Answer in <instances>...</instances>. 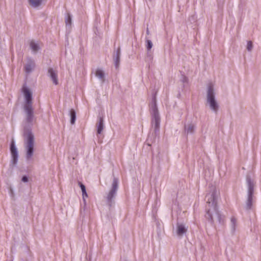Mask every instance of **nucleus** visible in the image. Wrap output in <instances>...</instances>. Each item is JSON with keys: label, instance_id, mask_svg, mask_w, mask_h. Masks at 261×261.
Here are the masks:
<instances>
[{"label": "nucleus", "instance_id": "1", "mask_svg": "<svg viewBox=\"0 0 261 261\" xmlns=\"http://www.w3.org/2000/svg\"><path fill=\"white\" fill-rule=\"evenodd\" d=\"M219 198V192L214 186L209 188L208 193L207 194L205 199L206 205V218L211 222H221V215L218 211L217 203Z\"/></svg>", "mask_w": 261, "mask_h": 261}, {"label": "nucleus", "instance_id": "2", "mask_svg": "<svg viewBox=\"0 0 261 261\" xmlns=\"http://www.w3.org/2000/svg\"><path fill=\"white\" fill-rule=\"evenodd\" d=\"M24 147L26 152L25 158L27 161L32 159L34 152L35 139L32 132L25 128L24 131Z\"/></svg>", "mask_w": 261, "mask_h": 261}, {"label": "nucleus", "instance_id": "3", "mask_svg": "<svg viewBox=\"0 0 261 261\" xmlns=\"http://www.w3.org/2000/svg\"><path fill=\"white\" fill-rule=\"evenodd\" d=\"M150 111L151 116L152 127L154 129V133L156 134L160 130L161 118L157 108L156 100L155 96L152 98L150 104Z\"/></svg>", "mask_w": 261, "mask_h": 261}, {"label": "nucleus", "instance_id": "4", "mask_svg": "<svg viewBox=\"0 0 261 261\" xmlns=\"http://www.w3.org/2000/svg\"><path fill=\"white\" fill-rule=\"evenodd\" d=\"M206 105L215 113H217L219 106L216 99L214 86L211 84L208 85L207 89Z\"/></svg>", "mask_w": 261, "mask_h": 261}, {"label": "nucleus", "instance_id": "5", "mask_svg": "<svg viewBox=\"0 0 261 261\" xmlns=\"http://www.w3.org/2000/svg\"><path fill=\"white\" fill-rule=\"evenodd\" d=\"M246 182L248 187V198L246 201V208L250 210L252 205V195L254 191V183L249 175L246 177Z\"/></svg>", "mask_w": 261, "mask_h": 261}, {"label": "nucleus", "instance_id": "6", "mask_svg": "<svg viewBox=\"0 0 261 261\" xmlns=\"http://www.w3.org/2000/svg\"><path fill=\"white\" fill-rule=\"evenodd\" d=\"M118 179L117 178L114 177L112 185V188L109 191L107 197L108 202L109 203L110 205H111L112 203H113V199L116 195V192L118 190Z\"/></svg>", "mask_w": 261, "mask_h": 261}, {"label": "nucleus", "instance_id": "7", "mask_svg": "<svg viewBox=\"0 0 261 261\" xmlns=\"http://www.w3.org/2000/svg\"><path fill=\"white\" fill-rule=\"evenodd\" d=\"M25 101L24 107H32V92L25 86L22 88Z\"/></svg>", "mask_w": 261, "mask_h": 261}, {"label": "nucleus", "instance_id": "8", "mask_svg": "<svg viewBox=\"0 0 261 261\" xmlns=\"http://www.w3.org/2000/svg\"><path fill=\"white\" fill-rule=\"evenodd\" d=\"M10 152L11 155V164L14 166H16L18 162V153L13 139H12L10 145Z\"/></svg>", "mask_w": 261, "mask_h": 261}, {"label": "nucleus", "instance_id": "9", "mask_svg": "<svg viewBox=\"0 0 261 261\" xmlns=\"http://www.w3.org/2000/svg\"><path fill=\"white\" fill-rule=\"evenodd\" d=\"M25 114V122L28 123V126L32 124L34 120V113L32 107H24Z\"/></svg>", "mask_w": 261, "mask_h": 261}, {"label": "nucleus", "instance_id": "10", "mask_svg": "<svg viewBox=\"0 0 261 261\" xmlns=\"http://www.w3.org/2000/svg\"><path fill=\"white\" fill-rule=\"evenodd\" d=\"M48 75L50 77L54 84L57 85L58 84L57 70L49 68L48 69Z\"/></svg>", "mask_w": 261, "mask_h": 261}, {"label": "nucleus", "instance_id": "11", "mask_svg": "<svg viewBox=\"0 0 261 261\" xmlns=\"http://www.w3.org/2000/svg\"><path fill=\"white\" fill-rule=\"evenodd\" d=\"M188 227L183 224H177L176 233L178 236L181 237L187 231Z\"/></svg>", "mask_w": 261, "mask_h": 261}, {"label": "nucleus", "instance_id": "12", "mask_svg": "<svg viewBox=\"0 0 261 261\" xmlns=\"http://www.w3.org/2000/svg\"><path fill=\"white\" fill-rule=\"evenodd\" d=\"M30 47L33 54H36L41 48L39 42L34 40L30 42Z\"/></svg>", "mask_w": 261, "mask_h": 261}, {"label": "nucleus", "instance_id": "13", "mask_svg": "<svg viewBox=\"0 0 261 261\" xmlns=\"http://www.w3.org/2000/svg\"><path fill=\"white\" fill-rule=\"evenodd\" d=\"M120 48L118 47L117 50L114 52L113 55V60L114 62L115 66L116 68H118L119 65L120 57Z\"/></svg>", "mask_w": 261, "mask_h": 261}, {"label": "nucleus", "instance_id": "14", "mask_svg": "<svg viewBox=\"0 0 261 261\" xmlns=\"http://www.w3.org/2000/svg\"><path fill=\"white\" fill-rule=\"evenodd\" d=\"M195 125L192 123H189L185 126V133L188 135L192 134L194 133Z\"/></svg>", "mask_w": 261, "mask_h": 261}, {"label": "nucleus", "instance_id": "15", "mask_svg": "<svg viewBox=\"0 0 261 261\" xmlns=\"http://www.w3.org/2000/svg\"><path fill=\"white\" fill-rule=\"evenodd\" d=\"M35 67V63L34 61L31 59H29L27 61V63L25 66V72L28 73H29L32 71L33 69Z\"/></svg>", "mask_w": 261, "mask_h": 261}, {"label": "nucleus", "instance_id": "16", "mask_svg": "<svg viewBox=\"0 0 261 261\" xmlns=\"http://www.w3.org/2000/svg\"><path fill=\"white\" fill-rule=\"evenodd\" d=\"M95 76L102 83H103L105 81V73L104 71L101 69H97L95 71Z\"/></svg>", "mask_w": 261, "mask_h": 261}, {"label": "nucleus", "instance_id": "17", "mask_svg": "<svg viewBox=\"0 0 261 261\" xmlns=\"http://www.w3.org/2000/svg\"><path fill=\"white\" fill-rule=\"evenodd\" d=\"M237 226V219L234 217H231L230 218V227L231 232L232 234H233L234 233Z\"/></svg>", "mask_w": 261, "mask_h": 261}, {"label": "nucleus", "instance_id": "18", "mask_svg": "<svg viewBox=\"0 0 261 261\" xmlns=\"http://www.w3.org/2000/svg\"><path fill=\"white\" fill-rule=\"evenodd\" d=\"M28 3L32 7L37 8L42 4L43 0H28Z\"/></svg>", "mask_w": 261, "mask_h": 261}, {"label": "nucleus", "instance_id": "19", "mask_svg": "<svg viewBox=\"0 0 261 261\" xmlns=\"http://www.w3.org/2000/svg\"><path fill=\"white\" fill-rule=\"evenodd\" d=\"M97 133L100 134L103 129V120L102 117H100L98 122L97 123Z\"/></svg>", "mask_w": 261, "mask_h": 261}, {"label": "nucleus", "instance_id": "20", "mask_svg": "<svg viewBox=\"0 0 261 261\" xmlns=\"http://www.w3.org/2000/svg\"><path fill=\"white\" fill-rule=\"evenodd\" d=\"M146 48L147 49V57H149L150 59H152V56L149 53V50L151 49V48L152 47V43L150 40H146Z\"/></svg>", "mask_w": 261, "mask_h": 261}, {"label": "nucleus", "instance_id": "21", "mask_svg": "<svg viewBox=\"0 0 261 261\" xmlns=\"http://www.w3.org/2000/svg\"><path fill=\"white\" fill-rule=\"evenodd\" d=\"M79 186L81 189L82 192L83 198L84 202L85 203V198L88 197V194H87L86 187L81 182H79Z\"/></svg>", "mask_w": 261, "mask_h": 261}, {"label": "nucleus", "instance_id": "22", "mask_svg": "<svg viewBox=\"0 0 261 261\" xmlns=\"http://www.w3.org/2000/svg\"><path fill=\"white\" fill-rule=\"evenodd\" d=\"M70 123L74 124L76 120V113L73 109L70 110Z\"/></svg>", "mask_w": 261, "mask_h": 261}, {"label": "nucleus", "instance_id": "23", "mask_svg": "<svg viewBox=\"0 0 261 261\" xmlns=\"http://www.w3.org/2000/svg\"><path fill=\"white\" fill-rule=\"evenodd\" d=\"M65 23L67 27L68 26L70 27L71 25L72 19L69 14H68L67 17H66Z\"/></svg>", "mask_w": 261, "mask_h": 261}, {"label": "nucleus", "instance_id": "24", "mask_svg": "<svg viewBox=\"0 0 261 261\" xmlns=\"http://www.w3.org/2000/svg\"><path fill=\"white\" fill-rule=\"evenodd\" d=\"M253 44L251 41H248L247 44V49L248 51H251L253 49Z\"/></svg>", "mask_w": 261, "mask_h": 261}, {"label": "nucleus", "instance_id": "25", "mask_svg": "<svg viewBox=\"0 0 261 261\" xmlns=\"http://www.w3.org/2000/svg\"><path fill=\"white\" fill-rule=\"evenodd\" d=\"M9 194L11 197H13L14 196V193L12 187L9 188Z\"/></svg>", "mask_w": 261, "mask_h": 261}, {"label": "nucleus", "instance_id": "26", "mask_svg": "<svg viewBox=\"0 0 261 261\" xmlns=\"http://www.w3.org/2000/svg\"><path fill=\"white\" fill-rule=\"evenodd\" d=\"M22 181L24 182L28 181V178L27 176H23L22 178Z\"/></svg>", "mask_w": 261, "mask_h": 261}, {"label": "nucleus", "instance_id": "27", "mask_svg": "<svg viewBox=\"0 0 261 261\" xmlns=\"http://www.w3.org/2000/svg\"><path fill=\"white\" fill-rule=\"evenodd\" d=\"M146 33H147V34H148V35L149 34V30H148V29H147Z\"/></svg>", "mask_w": 261, "mask_h": 261}]
</instances>
